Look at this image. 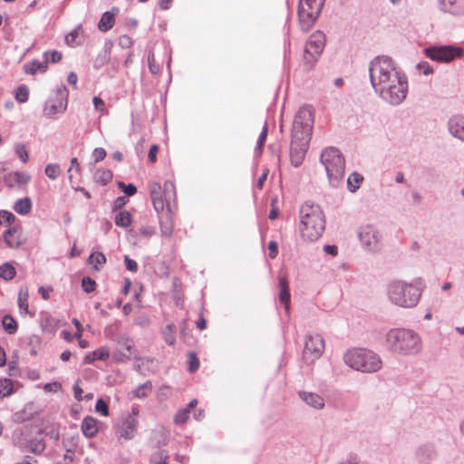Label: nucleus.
Returning a JSON list of instances; mask_svg holds the SVG:
<instances>
[{
  "label": "nucleus",
  "instance_id": "nucleus-11",
  "mask_svg": "<svg viewBox=\"0 0 464 464\" xmlns=\"http://www.w3.org/2000/svg\"><path fill=\"white\" fill-rule=\"evenodd\" d=\"M427 57L439 63H450L464 54L461 47L454 45L430 46L424 50Z\"/></svg>",
  "mask_w": 464,
  "mask_h": 464
},
{
  "label": "nucleus",
  "instance_id": "nucleus-6",
  "mask_svg": "<svg viewBox=\"0 0 464 464\" xmlns=\"http://www.w3.org/2000/svg\"><path fill=\"white\" fill-rule=\"evenodd\" d=\"M386 341L391 350L400 354H414L421 349L420 336L410 329H392L386 334Z\"/></svg>",
  "mask_w": 464,
  "mask_h": 464
},
{
  "label": "nucleus",
  "instance_id": "nucleus-34",
  "mask_svg": "<svg viewBox=\"0 0 464 464\" xmlns=\"http://www.w3.org/2000/svg\"><path fill=\"white\" fill-rule=\"evenodd\" d=\"M44 172L49 179H56L61 173L60 166L56 163H50L46 165Z\"/></svg>",
  "mask_w": 464,
  "mask_h": 464
},
{
  "label": "nucleus",
  "instance_id": "nucleus-18",
  "mask_svg": "<svg viewBox=\"0 0 464 464\" xmlns=\"http://www.w3.org/2000/svg\"><path fill=\"white\" fill-rule=\"evenodd\" d=\"M415 454L420 464H430L436 457V450L433 445L424 444L416 450Z\"/></svg>",
  "mask_w": 464,
  "mask_h": 464
},
{
  "label": "nucleus",
  "instance_id": "nucleus-59",
  "mask_svg": "<svg viewBox=\"0 0 464 464\" xmlns=\"http://www.w3.org/2000/svg\"><path fill=\"white\" fill-rule=\"evenodd\" d=\"M78 28L72 30L65 36V41L68 44H71L75 42L77 36H78Z\"/></svg>",
  "mask_w": 464,
  "mask_h": 464
},
{
  "label": "nucleus",
  "instance_id": "nucleus-36",
  "mask_svg": "<svg viewBox=\"0 0 464 464\" xmlns=\"http://www.w3.org/2000/svg\"><path fill=\"white\" fill-rule=\"evenodd\" d=\"M14 149H15V153H16L17 157L20 159V160L24 163L27 162L29 160V155H28V151L25 148V145L22 144V143H18L15 145Z\"/></svg>",
  "mask_w": 464,
  "mask_h": 464
},
{
  "label": "nucleus",
  "instance_id": "nucleus-40",
  "mask_svg": "<svg viewBox=\"0 0 464 464\" xmlns=\"http://www.w3.org/2000/svg\"><path fill=\"white\" fill-rule=\"evenodd\" d=\"M82 287L84 292L92 293L95 290L96 282L92 278L85 276L82 279Z\"/></svg>",
  "mask_w": 464,
  "mask_h": 464
},
{
  "label": "nucleus",
  "instance_id": "nucleus-35",
  "mask_svg": "<svg viewBox=\"0 0 464 464\" xmlns=\"http://www.w3.org/2000/svg\"><path fill=\"white\" fill-rule=\"evenodd\" d=\"M29 98V91L25 85H20L15 91V99L19 102H25Z\"/></svg>",
  "mask_w": 464,
  "mask_h": 464
},
{
  "label": "nucleus",
  "instance_id": "nucleus-21",
  "mask_svg": "<svg viewBox=\"0 0 464 464\" xmlns=\"http://www.w3.org/2000/svg\"><path fill=\"white\" fill-rule=\"evenodd\" d=\"M82 430L87 438H92L98 431L97 421L92 417H86L82 422Z\"/></svg>",
  "mask_w": 464,
  "mask_h": 464
},
{
  "label": "nucleus",
  "instance_id": "nucleus-8",
  "mask_svg": "<svg viewBox=\"0 0 464 464\" xmlns=\"http://www.w3.org/2000/svg\"><path fill=\"white\" fill-rule=\"evenodd\" d=\"M321 162L325 168L330 185L337 188L343 182L345 169V161L341 151L334 147L324 150Z\"/></svg>",
  "mask_w": 464,
  "mask_h": 464
},
{
  "label": "nucleus",
  "instance_id": "nucleus-57",
  "mask_svg": "<svg viewBox=\"0 0 464 464\" xmlns=\"http://www.w3.org/2000/svg\"><path fill=\"white\" fill-rule=\"evenodd\" d=\"M127 202L128 199L125 196L118 197L114 201L113 209L117 210L121 208Z\"/></svg>",
  "mask_w": 464,
  "mask_h": 464
},
{
  "label": "nucleus",
  "instance_id": "nucleus-26",
  "mask_svg": "<svg viewBox=\"0 0 464 464\" xmlns=\"http://www.w3.org/2000/svg\"><path fill=\"white\" fill-rule=\"evenodd\" d=\"M94 180L102 185L108 184L112 179V172L110 169H99L94 173Z\"/></svg>",
  "mask_w": 464,
  "mask_h": 464
},
{
  "label": "nucleus",
  "instance_id": "nucleus-64",
  "mask_svg": "<svg viewBox=\"0 0 464 464\" xmlns=\"http://www.w3.org/2000/svg\"><path fill=\"white\" fill-rule=\"evenodd\" d=\"M77 81H78L77 74L75 72H71L68 74V77H67L68 83L71 84V85H73L74 88H76Z\"/></svg>",
  "mask_w": 464,
  "mask_h": 464
},
{
  "label": "nucleus",
  "instance_id": "nucleus-31",
  "mask_svg": "<svg viewBox=\"0 0 464 464\" xmlns=\"http://www.w3.org/2000/svg\"><path fill=\"white\" fill-rule=\"evenodd\" d=\"M15 268L9 263L0 266V277L5 280H11L15 276Z\"/></svg>",
  "mask_w": 464,
  "mask_h": 464
},
{
  "label": "nucleus",
  "instance_id": "nucleus-58",
  "mask_svg": "<svg viewBox=\"0 0 464 464\" xmlns=\"http://www.w3.org/2000/svg\"><path fill=\"white\" fill-rule=\"evenodd\" d=\"M15 233V228H9L7 229L5 233H4V240L5 242V244L10 246V247H13L14 246V244L12 243L10 237L11 236Z\"/></svg>",
  "mask_w": 464,
  "mask_h": 464
},
{
  "label": "nucleus",
  "instance_id": "nucleus-24",
  "mask_svg": "<svg viewBox=\"0 0 464 464\" xmlns=\"http://www.w3.org/2000/svg\"><path fill=\"white\" fill-rule=\"evenodd\" d=\"M61 102L49 100L46 102L45 106L44 108V115L46 118H53L56 113L63 111L65 110V107L63 110L61 109Z\"/></svg>",
  "mask_w": 464,
  "mask_h": 464
},
{
  "label": "nucleus",
  "instance_id": "nucleus-32",
  "mask_svg": "<svg viewBox=\"0 0 464 464\" xmlns=\"http://www.w3.org/2000/svg\"><path fill=\"white\" fill-rule=\"evenodd\" d=\"M89 263L93 266L95 270H100L99 266L103 265L106 262L105 256L101 252L92 253L89 256Z\"/></svg>",
  "mask_w": 464,
  "mask_h": 464
},
{
  "label": "nucleus",
  "instance_id": "nucleus-45",
  "mask_svg": "<svg viewBox=\"0 0 464 464\" xmlns=\"http://www.w3.org/2000/svg\"><path fill=\"white\" fill-rule=\"evenodd\" d=\"M44 56L45 58L44 62L51 61L52 63H58L62 60V53L58 51H51V52H45L44 53Z\"/></svg>",
  "mask_w": 464,
  "mask_h": 464
},
{
  "label": "nucleus",
  "instance_id": "nucleus-15",
  "mask_svg": "<svg viewBox=\"0 0 464 464\" xmlns=\"http://www.w3.org/2000/svg\"><path fill=\"white\" fill-rule=\"evenodd\" d=\"M440 9L452 15L464 14V0H438Z\"/></svg>",
  "mask_w": 464,
  "mask_h": 464
},
{
  "label": "nucleus",
  "instance_id": "nucleus-30",
  "mask_svg": "<svg viewBox=\"0 0 464 464\" xmlns=\"http://www.w3.org/2000/svg\"><path fill=\"white\" fill-rule=\"evenodd\" d=\"M14 392V382L11 379L0 380V397L10 396Z\"/></svg>",
  "mask_w": 464,
  "mask_h": 464
},
{
  "label": "nucleus",
  "instance_id": "nucleus-37",
  "mask_svg": "<svg viewBox=\"0 0 464 464\" xmlns=\"http://www.w3.org/2000/svg\"><path fill=\"white\" fill-rule=\"evenodd\" d=\"M151 383L150 382H147L141 385H140L135 391L134 395L138 398L146 397L147 394L151 391Z\"/></svg>",
  "mask_w": 464,
  "mask_h": 464
},
{
  "label": "nucleus",
  "instance_id": "nucleus-44",
  "mask_svg": "<svg viewBox=\"0 0 464 464\" xmlns=\"http://www.w3.org/2000/svg\"><path fill=\"white\" fill-rule=\"evenodd\" d=\"M96 411L100 412L102 416L109 415L108 403L103 399H99L95 405Z\"/></svg>",
  "mask_w": 464,
  "mask_h": 464
},
{
  "label": "nucleus",
  "instance_id": "nucleus-33",
  "mask_svg": "<svg viewBox=\"0 0 464 464\" xmlns=\"http://www.w3.org/2000/svg\"><path fill=\"white\" fill-rule=\"evenodd\" d=\"M118 345V348H121V350L125 352L127 354H131V358L134 357L135 359H137V356L134 353L135 349L131 340L128 338L122 339L119 341Z\"/></svg>",
  "mask_w": 464,
  "mask_h": 464
},
{
  "label": "nucleus",
  "instance_id": "nucleus-27",
  "mask_svg": "<svg viewBox=\"0 0 464 464\" xmlns=\"http://www.w3.org/2000/svg\"><path fill=\"white\" fill-rule=\"evenodd\" d=\"M363 180V177L357 173L353 172L347 179V188L351 192H355L359 188L361 183Z\"/></svg>",
  "mask_w": 464,
  "mask_h": 464
},
{
  "label": "nucleus",
  "instance_id": "nucleus-17",
  "mask_svg": "<svg viewBox=\"0 0 464 464\" xmlns=\"http://www.w3.org/2000/svg\"><path fill=\"white\" fill-rule=\"evenodd\" d=\"M298 397L308 406L315 409L322 410L324 407V400L318 393L306 392V391H299L297 392Z\"/></svg>",
  "mask_w": 464,
  "mask_h": 464
},
{
  "label": "nucleus",
  "instance_id": "nucleus-41",
  "mask_svg": "<svg viewBox=\"0 0 464 464\" xmlns=\"http://www.w3.org/2000/svg\"><path fill=\"white\" fill-rule=\"evenodd\" d=\"M199 367V360L197 357L196 353L193 352H190L188 353V372H196Z\"/></svg>",
  "mask_w": 464,
  "mask_h": 464
},
{
  "label": "nucleus",
  "instance_id": "nucleus-62",
  "mask_svg": "<svg viewBox=\"0 0 464 464\" xmlns=\"http://www.w3.org/2000/svg\"><path fill=\"white\" fill-rule=\"evenodd\" d=\"M148 60H149V68H150V72L153 73V74H156L159 72V67H157L153 63L154 54L153 53H150L149 57H148Z\"/></svg>",
  "mask_w": 464,
  "mask_h": 464
},
{
  "label": "nucleus",
  "instance_id": "nucleus-61",
  "mask_svg": "<svg viewBox=\"0 0 464 464\" xmlns=\"http://www.w3.org/2000/svg\"><path fill=\"white\" fill-rule=\"evenodd\" d=\"M324 250L325 253L333 256H335L338 253V248L335 245H325L324 246Z\"/></svg>",
  "mask_w": 464,
  "mask_h": 464
},
{
  "label": "nucleus",
  "instance_id": "nucleus-7",
  "mask_svg": "<svg viewBox=\"0 0 464 464\" xmlns=\"http://www.w3.org/2000/svg\"><path fill=\"white\" fill-rule=\"evenodd\" d=\"M343 358L346 365L362 372H376L382 366L380 356L364 348L349 349L344 353Z\"/></svg>",
  "mask_w": 464,
  "mask_h": 464
},
{
  "label": "nucleus",
  "instance_id": "nucleus-56",
  "mask_svg": "<svg viewBox=\"0 0 464 464\" xmlns=\"http://www.w3.org/2000/svg\"><path fill=\"white\" fill-rule=\"evenodd\" d=\"M18 306L21 312L26 314L28 313V302L26 296L23 297L22 295H19L18 297Z\"/></svg>",
  "mask_w": 464,
  "mask_h": 464
},
{
  "label": "nucleus",
  "instance_id": "nucleus-14",
  "mask_svg": "<svg viewBox=\"0 0 464 464\" xmlns=\"http://www.w3.org/2000/svg\"><path fill=\"white\" fill-rule=\"evenodd\" d=\"M138 420L130 414L128 415L121 422L119 428V436L125 440H131L136 432Z\"/></svg>",
  "mask_w": 464,
  "mask_h": 464
},
{
  "label": "nucleus",
  "instance_id": "nucleus-16",
  "mask_svg": "<svg viewBox=\"0 0 464 464\" xmlns=\"http://www.w3.org/2000/svg\"><path fill=\"white\" fill-rule=\"evenodd\" d=\"M448 130L453 137L464 141V116L458 114L450 117Z\"/></svg>",
  "mask_w": 464,
  "mask_h": 464
},
{
  "label": "nucleus",
  "instance_id": "nucleus-13",
  "mask_svg": "<svg viewBox=\"0 0 464 464\" xmlns=\"http://www.w3.org/2000/svg\"><path fill=\"white\" fill-rule=\"evenodd\" d=\"M358 237L362 246L372 252H377L382 248L381 235L372 225H365L360 227Z\"/></svg>",
  "mask_w": 464,
  "mask_h": 464
},
{
  "label": "nucleus",
  "instance_id": "nucleus-47",
  "mask_svg": "<svg viewBox=\"0 0 464 464\" xmlns=\"http://www.w3.org/2000/svg\"><path fill=\"white\" fill-rule=\"evenodd\" d=\"M92 353L94 355L95 360L105 361L110 356V353H109L108 349L105 347H101L99 349H96L95 351L92 352Z\"/></svg>",
  "mask_w": 464,
  "mask_h": 464
},
{
  "label": "nucleus",
  "instance_id": "nucleus-43",
  "mask_svg": "<svg viewBox=\"0 0 464 464\" xmlns=\"http://www.w3.org/2000/svg\"><path fill=\"white\" fill-rule=\"evenodd\" d=\"M189 411L188 409H183L177 412L174 417V421L176 424H183L188 419Z\"/></svg>",
  "mask_w": 464,
  "mask_h": 464
},
{
  "label": "nucleus",
  "instance_id": "nucleus-46",
  "mask_svg": "<svg viewBox=\"0 0 464 464\" xmlns=\"http://www.w3.org/2000/svg\"><path fill=\"white\" fill-rule=\"evenodd\" d=\"M108 62H109V57L106 53V51H104L103 53H99L98 56L95 58L93 66L95 69H100L104 64H106Z\"/></svg>",
  "mask_w": 464,
  "mask_h": 464
},
{
  "label": "nucleus",
  "instance_id": "nucleus-12",
  "mask_svg": "<svg viewBox=\"0 0 464 464\" xmlns=\"http://www.w3.org/2000/svg\"><path fill=\"white\" fill-rule=\"evenodd\" d=\"M324 350V340L319 334H308L305 336L303 360L311 364L321 357Z\"/></svg>",
  "mask_w": 464,
  "mask_h": 464
},
{
  "label": "nucleus",
  "instance_id": "nucleus-22",
  "mask_svg": "<svg viewBox=\"0 0 464 464\" xmlns=\"http://www.w3.org/2000/svg\"><path fill=\"white\" fill-rule=\"evenodd\" d=\"M25 448L28 451L40 455L44 451L46 446L43 438H34L27 441Z\"/></svg>",
  "mask_w": 464,
  "mask_h": 464
},
{
  "label": "nucleus",
  "instance_id": "nucleus-29",
  "mask_svg": "<svg viewBox=\"0 0 464 464\" xmlns=\"http://www.w3.org/2000/svg\"><path fill=\"white\" fill-rule=\"evenodd\" d=\"M47 69L46 62L41 63L36 60L31 62L30 63H26L24 66V70L27 74H34L37 71L42 70L45 72Z\"/></svg>",
  "mask_w": 464,
  "mask_h": 464
},
{
  "label": "nucleus",
  "instance_id": "nucleus-19",
  "mask_svg": "<svg viewBox=\"0 0 464 464\" xmlns=\"http://www.w3.org/2000/svg\"><path fill=\"white\" fill-rule=\"evenodd\" d=\"M279 300L284 304L285 312L288 313L290 310V292L288 286V281L285 276H280L279 278Z\"/></svg>",
  "mask_w": 464,
  "mask_h": 464
},
{
  "label": "nucleus",
  "instance_id": "nucleus-63",
  "mask_svg": "<svg viewBox=\"0 0 464 464\" xmlns=\"http://www.w3.org/2000/svg\"><path fill=\"white\" fill-rule=\"evenodd\" d=\"M159 147L157 145H152L149 151V160L151 162H155L157 160V152H158Z\"/></svg>",
  "mask_w": 464,
  "mask_h": 464
},
{
  "label": "nucleus",
  "instance_id": "nucleus-25",
  "mask_svg": "<svg viewBox=\"0 0 464 464\" xmlns=\"http://www.w3.org/2000/svg\"><path fill=\"white\" fill-rule=\"evenodd\" d=\"M131 215L127 210H121L115 216L114 221L118 227H128L131 224Z\"/></svg>",
  "mask_w": 464,
  "mask_h": 464
},
{
  "label": "nucleus",
  "instance_id": "nucleus-5",
  "mask_svg": "<svg viewBox=\"0 0 464 464\" xmlns=\"http://www.w3.org/2000/svg\"><path fill=\"white\" fill-rule=\"evenodd\" d=\"M421 280L415 279L412 283L403 280H393L387 286V296L389 301L400 307H415L421 296Z\"/></svg>",
  "mask_w": 464,
  "mask_h": 464
},
{
  "label": "nucleus",
  "instance_id": "nucleus-49",
  "mask_svg": "<svg viewBox=\"0 0 464 464\" xmlns=\"http://www.w3.org/2000/svg\"><path fill=\"white\" fill-rule=\"evenodd\" d=\"M113 358L117 362H126L131 359V354H127L125 352L118 348L117 351L113 353Z\"/></svg>",
  "mask_w": 464,
  "mask_h": 464
},
{
  "label": "nucleus",
  "instance_id": "nucleus-50",
  "mask_svg": "<svg viewBox=\"0 0 464 464\" xmlns=\"http://www.w3.org/2000/svg\"><path fill=\"white\" fill-rule=\"evenodd\" d=\"M15 219V216L7 211V210H0V224L3 222H7L8 224H11Z\"/></svg>",
  "mask_w": 464,
  "mask_h": 464
},
{
  "label": "nucleus",
  "instance_id": "nucleus-54",
  "mask_svg": "<svg viewBox=\"0 0 464 464\" xmlns=\"http://www.w3.org/2000/svg\"><path fill=\"white\" fill-rule=\"evenodd\" d=\"M417 67L424 75H429L433 72L432 67L427 62L420 63Z\"/></svg>",
  "mask_w": 464,
  "mask_h": 464
},
{
  "label": "nucleus",
  "instance_id": "nucleus-39",
  "mask_svg": "<svg viewBox=\"0 0 464 464\" xmlns=\"http://www.w3.org/2000/svg\"><path fill=\"white\" fill-rule=\"evenodd\" d=\"M169 456L165 450H160L151 457V464H168Z\"/></svg>",
  "mask_w": 464,
  "mask_h": 464
},
{
  "label": "nucleus",
  "instance_id": "nucleus-3",
  "mask_svg": "<svg viewBox=\"0 0 464 464\" xmlns=\"http://www.w3.org/2000/svg\"><path fill=\"white\" fill-rule=\"evenodd\" d=\"M149 188L154 209L159 216L161 232L164 236H169L173 229L170 202L176 198L175 186L172 181L166 180L163 188L159 182H151Z\"/></svg>",
  "mask_w": 464,
  "mask_h": 464
},
{
  "label": "nucleus",
  "instance_id": "nucleus-51",
  "mask_svg": "<svg viewBox=\"0 0 464 464\" xmlns=\"http://www.w3.org/2000/svg\"><path fill=\"white\" fill-rule=\"evenodd\" d=\"M132 44H133L132 39L126 34L121 35L119 38V45L121 48L128 49V48L131 47Z\"/></svg>",
  "mask_w": 464,
  "mask_h": 464
},
{
  "label": "nucleus",
  "instance_id": "nucleus-48",
  "mask_svg": "<svg viewBox=\"0 0 464 464\" xmlns=\"http://www.w3.org/2000/svg\"><path fill=\"white\" fill-rule=\"evenodd\" d=\"M267 132H268L267 123L265 122L262 131H261V133L258 137L257 142H256L257 149L262 150V148L265 144V141L266 140V137H267Z\"/></svg>",
  "mask_w": 464,
  "mask_h": 464
},
{
  "label": "nucleus",
  "instance_id": "nucleus-9",
  "mask_svg": "<svg viewBox=\"0 0 464 464\" xmlns=\"http://www.w3.org/2000/svg\"><path fill=\"white\" fill-rule=\"evenodd\" d=\"M325 0H300L298 5V17L303 31H308L315 23Z\"/></svg>",
  "mask_w": 464,
  "mask_h": 464
},
{
  "label": "nucleus",
  "instance_id": "nucleus-2",
  "mask_svg": "<svg viewBox=\"0 0 464 464\" xmlns=\"http://www.w3.org/2000/svg\"><path fill=\"white\" fill-rule=\"evenodd\" d=\"M314 118V110L311 105L301 107L295 117L290 145V160L295 168L301 166L308 150Z\"/></svg>",
  "mask_w": 464,
  "mask_h": 464
},
{
  "label": "nucleus",
  "instance_id": "nucleus-20",
  "mask_svg": "<svg viewBox=\"0 0 464 464\" xmlns=\"http://www.w3.org/2000/svg\"><path fill=\"white\" fill-rule=\"evenodd\" d=\"M119 12V8H112L111 11H106L102 14L99 24L98 28L102 32H107L113 27L115 23V14Z\"/></svg>",
  "mask_w": 464,
  "mask_h": 464
},
{
  "label": "nucleus",
  "instance_id": "nucleus-52",
  "mask_svg": "<svg viewBox=\"0 0 464 464\" xmlns=\"http://www.w3.org/2000/svg\"><path fill=\"white\" fill-rule=\"evenodd\" d=\"M107 153L103 148H96L92 152V156L94 158L95 162H99L106 157Z\"/></svg>",
  "mask_w": 464,
  "mask_h": 464
},
{
  "label": "nucleus",
  "instance_id": "nucleus-38",
  "mask_svg": "<svg viewBox=\"0 0 464 464\" xmlns=\"http://www.w3.org/2000/svg\"><path fill=\"white\" fill-rule=\"evenodd\" d=\"M174 331H175V325L172 324H168L164 331L165 342L169 345H172L176 340L175 335H174Z\"/></svg>",
  "mask_w": 464,
  "mask_h": 464
},
{
  "label": "nucleus",
  "instance_id": "nucleus-10",
  "mask_svg": "<svg viewBox=\"0 0 464 464\" xmlns=\"http://www.w3.org/2000/svg\"><path fill=\"white\" fill-rule=\"evenodd\" d=\"M325 45V35L316 31L310 35L304 51V63L306 70H311L317 62Z\"/></svg>",
  "mask_w": 464,
  "mask_h": 464
},
{
  "label": "nucleus",
  "instance_id": "nucleus-4",
  "mask_svg": "<svg viewBox=\"0 0 464 464\" xmlns=\"http://www.w3.org/2000/svg\"><path fill=\"white\" fill-rule=\"evenodd\" d=\"M299 230L304 240L314 242L321 237L325 228V219L319 205L305 202L300 208Z\"/></svg>",
  "mask_w": 464,
  "mask_h": 464
},
{
  "label": "nucleus",
  "instance_id": "nucleus-60",
  "mask_svg": "<svg viewBox=\"0 0 464 464\" xmlns=\"http://www.w3.org/2000/svg\"><path fill=\"white\" fill-rule=\"evenodd\" d=\"M15 177H16L15 180L21 184H24V183L28 182L30 179V177L27 173L16 172Z\"/></svg>",
  "mask_w": 464,
  "mask_h": 464
},
{
  "label": "nucleus",
  "instance_id": "nucleus-23",
  "mask_svg": "<svg viewBox=\"0 0 464 464\" xmlns=\"http://www.w3.org/2000/svg\"><path fill=\"white\" fill-rule=\"evenodd\" d=\"M31 209L32 201L29 198H20L14 205V210L20 215H27Z\"/></svg>",
  "mask_w": 464,
  "mask_h": 464
},
{
  "label": "nucleus",
  "instance_id": "nucleus-55",
  "mask_svg": "<svg viewBox=\"0 0 464 464\" xmlns=\"http://www.w3.org/2000/svg\"><path fill=\"white\" fill-rule=\"evenodd\" d=\"M269 257L274 259L278 254L277 243L276 241H270L268 243Z\"/></svg>",
  "mask_w": 464,
  "mask_h": 464
},
{
  "label": "nucleus",
  "instance_id": "nucleus-53",
  "mask_svg": "<svg viewBox=\"0 0 464 464\" xmlns=\"http://www.w3.org/2000/svg\"><path fill=\"white\" fill-rule=\"evenodd\" d=\"M124 263H125L126 268L129 271L136 272L138 270L137 262L135 260L130 258L128 256H124Z\"/></svg>",
  "mask_w": 464,
  "mask_h": 464
},
{
  "label": "nucleus",
  "instance_id": "nucleus-42",
  "mask_svg": "<svg viewBox=\"0 0 464 464\" xmlns=\"http://www.w3.org/2000/svg\"><path fill=\"white\" fill-rule=\"evenodd\" d=\"M118 187L129 197L133 196L137 192L136 186L131 183L126 185L124 182L119 181Z\"/></svg>",
  "mask_w": 464,
  "mask_h": 464
},
{
  "label": "nucleus",
  "instance_id": "nucleus-1",
  "mask_svg": "<svg viewBox=\"0 0 464 464\" xmlns=\"http://www.w3.org/2000/svg\"><path fill=\"white\" fill-rule=\"evenodd\" d=\"M371 84L379 97L392 106L400 105L408 93L406 76L396 70L389 56H378L369 65Z\"/></svg>",
  "mask_w": 464,
  "mask_h": 464
},
{
  "label": "nucleus",
  "instance_id": "nucleus-28",
  "mask_svg": "<svg viewBox=\"0 0 464 464\" xmlns=\"http://www.w3.org/2000/svg\"><path fill=\"white\" fill-rule=\"evenodd\" d=\"M3 328L9 334H14L17 331V323L10 314H5L2 320Z\"/></svg>",
  "mask_w": 464,
  "mask_h": 464
}]
</instances>
